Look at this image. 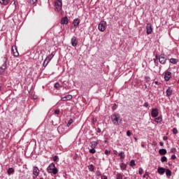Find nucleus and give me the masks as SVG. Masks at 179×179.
<instances>
[{
	"instance_id": "nucleus-20",
	"label": "nucleus",
	"mask_w": 179,
	"mask_h": 179,
	"mask_svg": "<svg viewBox=\"0 0 179 179\" xmlns=\"http://www.w3.org/2000/svg\"><path fill=\"white\" fill-rule=\"evenodd\" d=\"M10 2V0H0V3L1 5H8Z\"/></svg>"
},
{
	"instance_id": "nucleus-34",
	"label": "nucleus",
	"mask_w": 179,
	"mask_h": 179,
	"mask_svg": "<svg viewBox=\"0 0 179 179\" xmlns=\"http://www.w3.org/2000/svg\"><path fill=\"white\" fill-rule=\"evenodd\" d=\"M120 167H121V169H122V170H124L126 166H125L124 164H122L120 165Z\"/></svg>"
},
{
	"instance_id": "nucleus-23",
	"label": "nucleus",
	"mask_w": 179,
	"mask_h": 179,
	"mask_svg": "<svg viewBox=\"0 0 179 179\" xmlns=\"http://www.w3.org/2000/svg\"><path fill=\"white\" fill-rule=\"evenodd\" d=\"M165 173L167 177H171V171L169 169H165Z\"/></svg>"
},
{
	"instance_id": "nucleus-14",
	"label": "nucleus",
	"mask_w": 179,
	"mask_h": 179,
	"mask_svg": "<svg viewBox=\"0 0 179 179\" xmlns=\"http://www.w3.org/2000/svg\"><path fill=\"white\" fill-rule=\"evenodd\" d=\"M50 61H51V58L47 57L43 62V66H47L48 64L50 63Z\"/></svg>"
},
{
	"instance_id": "nucleus-9",
	"label": "nucleus",
	"mask_w": 179,
	"mask_h": 179,
	"mask_svg": "<svg viewBox=\"0 0 179 179\" xmlns=\"http://www.w3.org/2000/svg\"><path fill=\"white\" fill-rule=\"evenodd\" d=\"M164 79L165 80H166V82H169V80L171 79V72L170 71L165 72Z\"/></svg>"
},
{
	"instance_id": "nucleus-39",
	"label": "nucleus",
	"mask_w": 179,
	"mask_h": 179,
	"mask_svg": "<svg viewBox=\"0 0 179 179\" xmlns=\"http://www.w3.org/2000/svg\"><path fill=\"white\" fill-rule=\"evenodd\" d=\"M127 136H131V131H127Z\"/></svg>"
},
{
	"instance_id": "nucleus-45",
	"label": "nucleus",
	"mask_w": 179,
	"mask_h": 179,
	"mask_svg": "<svg viewBox=\"0 0 179 179\" xmlns=\"http://www.w3.org/2000/svg\"><path fill=\"white\" fill-rule=\"evenodd\" d=\"M171 159H173V160H174L176 159V155H172Z\"/></svg>"
},
{
	"instance_id": "nucleus-21",
	"label": "nucleus",
	"mask_w": 179,
	"mask_h": 179,
	"mask_svg": "<svg viewBox=\"0 0 179 179\" xmlns=\"http://www.w3.org/2000/svg\"><path fill=\"white\" fill-rule=\"evenodd\" d=\"M7 173L8 176H10V174H13V173H15V170L13 169V168H9L7 171Z\"/></svg>"
},
{
	"instance_id": "nucleus-47",
	"label": "nucleus",
	"mask_w": 179,
	"mask_h": 179,
	"mask_svg": "<svg viewBox=\"0 0 179 179\" xmlns=\"http://www.w3.org/2000/svg\"><path fill=\"white\" fill-rule=\"evenodd\" d=\"M149 105L148 104V103H145V104H144V107H148Z\"/></svg>"
},
{
	"instance_id": "nucleus-58",
	"label": "nucleus",
	"mask_w": 179,
	"mask_h": 179,
	"mask_svg": "<svg viewBox=\"0 0 179 179\" xmlns=\"http://www.w3.org/2000/svg\"><path fill=\"white\" fill-rule=\"evenodd\" d=\"M98 131H100V129H98Z\"/></svg>"
},
{
	"instance_id": "nucleus-57",
	"label": "nucleus",
	"mask_w": 179,
	"mask_h": 179,
	"mask_svg": "<svg viewBox=\"0 0 179 179\" xmlns=\"http://www.w3.org/2000/svg\"><path fill=\"white\" fill-rule=\"evenodd\" d=\"M98 131H100V129H98Z\"/></svg>"
},
{
	"instance_id": "nucleus-19",
	"label": "nucleus",
	"mask_w": 179,
	"mask_h": 179,
	"mask_svg": "<svg viewBox=\"0 0 179 179\" xmlns=\"http://www.w3.org/2000/svg\"><path fill=\"white\" fill-rule=\"evenodd\" d=\"M97 145H99V143L97 141H92L91 143V148L93 149H96Z\"/></svg>"
},
{
	"instance_id": "nucleus-13",
	"label": "nucleus",
	"mask_w": 179,
	"mask_h": 179,
	"mask_svg": "<svg viewBox=\"0 0 179 179\" xmlns=\"http://www.w3.org/2000/svg\"><path fill=\"white\" fill-rule=\"evenodd\" d=\"M71 45H73V47H76V45H78V40L75 36H73L71 38Z\"/></svg>"
},
{
	"instance_id": "nucleus-22",
	"label": "nucleus",
	"mask_w": 179,
	"mask_h": 179,
	"mask_svg": "<svg viewBox=\"0 0 179 179\" xmlns=\"http://www.w3.org/2000/svg\"><path fill=\"white\" fill-rule=\"evenodd\" d=\"M119 156H120L121 160H124V159H125V154L124 152H120L119 153Z\"/></svg>"
},
{
	"instance_id": "nucleus-16",
	"label": "nucleus",
	"mask_w": 179,
	"mask_h": 179,
	"mask_svg": "<svg viewBox=\"0 0 179 179\" xmlns=\"http://www.w3.org/2000/svg\"><path fill=\"white\" fill-rule=\"evenodd\" d=\"M79 23H80V20H79L78 18L75 19L73 22V24L75 27L79 26Z\"/></svg>"
},
{
	"instance_id": "nucleus-11",
	"label": "nucleus",
	"mask_w": 179,
	"mask_h": 179,
	"mask_svg": "<svg viewBox=\"0 0 179 179\" xmlns=\"http://www.w3.org/2000/svg\"><path fill=\"white\" fill-rule=\"evenodd\" d=\"M68 100H72V95L71 94L66 95L65 96L61 99L62 101H68Z\"/></svg>"
},
{
	"instance_id": "nucleus-36",
	"label": "nucleus",
	"mask_w": 179,
	"mask_h": 179,
	"mask_svg": "<svg viewBox=\"0 0 179 179\" xmlns=\"http://www.w3.org/2000/svg\"><path fill=\"white\" fill-rule=\"evenodd\" d=\"M53 162H58V156H55L53 157Z\"/></svg>"
},
{
	"instance_id": "nucleus-29",
	"label": "nucleus",
	"mask_w": 179,
	"mask_h": 179,
	"mask_svg": "<svg viewBox=\"0 0 179 179\" xmlns=\"http://www.w3.org/2000/svg\"><path fill=\"white\" fill-rule=\"evenodd\" d=\"M90 153H92V155H94V153H96V150L94 148L90 149Z\"/></svg>"
},
{
	"instance_id": "nucleus-44",
	"label": "nucleus",
	"mask_w": 179,
	"mask_h": 179,
	"mask_svg": "<svg viewBox=\"0 0 179 179\" xmlns=\"http://www.w3.org/2000/svg\"><path fill=\"white\" fill-rule=\"evenodd\" d=\"M101 179H107V176H101Z\"/></svg>"
},
{
	"instance_id": "nucleus-5",
	"label": "nucleus",
	"mask_w": 179,
	"mask_h": 179,
	"mask_svg": "<svg viewBox=\"0 0 179 179\" xmlns=\"http://www.w3.org/2000/svg\"><path fill=\"white\" fill-rule=\"evenodd\" d=\"M158 59L160 64H162L163 65H164V64H166V62L167 61V59L166 58V55L164 54H162Z\"/></svg>"
},
{
	"instance_id": "nucleus-35",
	"label": "nucleus",
	"mask_w": 179,
	"mask_h": 179,
	"mask_svg": "<svg viewBox=\"0 0 179 179\" xmlns=\"http://www.w3.org/2000/svg\"><path fill=\"white\" fill-rule=\"evenodd\" d=\"M110 153H111L110 151H108V150H105V155H106L107 156H108V155H110Z\"/></svg>"
},
{
	"instance_id": "nucleus-40",
	"label": "nucleus",
	"mask_w": 179,
	"mask_h": 179,
	"mask_svg": "<svg viewBox=\"0 0 179 179\" xmlns=\"http://www.w3.org/2000/svg\"><path fill=\"white\" fill-rule=\"evenodd\" d=\"M5 71V69L0 68V73H2Z\"/></svg>"
},
{
	"instance_id": "nucleus-43",
	"label": "nucleus",
	"mask_w": 179,
	"mask_h": 179,
	"mask_svg": "<svg viewBox=\"0 0 179 179\" xmlns=\"http://www.w3.org/2000/svg\"><path fill=\"white\" fill-rule=\"evenodd\" d=\"M55 113L57 115L59 114V110H55Z\"/></svg>"
},
{
	"instance_id": "nucleus-1",
	"label": "nucleus",
	"mask_w": 179,
	"mask_h": 179,
	"mask_svg": "<svg viewBox=\"0 0 179 179\" xmlns=\"http://www.w3.org/2000/svg\"><path fill=\"white\" fill-rule=\"evenodd\" d=\"M110 120L114 125H120L122 122V118L120 114H114L111 115Z\"/></svg>"
},
{
	"instance_id": "nucleus-25",
	"label": "nucleus",
	"mask_w": 179,
	"mask_h": 179,
	"mask_svg": "<svg viewBox=\"0 0 179 179\" xmlns=\"http://www.w3.org/2000/svg\"><path fill=\"white\" fill-rule=\"evenodd\" d=\"M28 2L31 5H34V3H36V2H37V0H28Z\"/></svg>"
},
{
	"instance_id": "nucleus-56",
	"label": "nucleus",
	"mask_w": 179,
	"mask_h": 179,
	"mask_svg": "<svg viewBox=\"0 0 179 179\" xmlns=\"http://www.w3.org/2000/svg\"><path fill=\"white\" fill-rule=\"evenodd\" d=\"M98 131H100V129H98Z\"/></svg>"
},
{
	"instance_id": "nucleus-10",
	"label": "nucleus",
	"mask_w": 179,
	"mask_h": 179,
	"mask_svg": "<svg viewBox=\"0 0 179 179\" xmlns=\"http://www.w3.org/2000/svg\"><path fill=\"white\" fill-rule=\"evenodd\" d=\"M12 51L14 57H19V52H17V48L16 46H13Z\"/></svg>"
},
{
	"instance_id": "nucleus-55",
	"label": "nucleus",
	"mask_w": 179,
	"mask_h": 179,
	"mask_svg": "<svg viewBox=\"0 0 179 179\" xmlns=\"http://www.w3.org/2000/svg\"><path fill=\"white\" fill-rule=\"evenodd\" d=\"M39 179H44V178H40Z\"/></svg>"
},
{
	"instance_id": "nucleus-49",
	"label": "nucleus",
	"mask_w": 179,
	"mask_h": 179,
	"mask_svg": "<svg viewBox=\"0 0 179 179\" xmlns=\"http://www.w3.org/2000/svg\"><path fill=\"white\" fill-rule=\"evenodd\" d=\"M33 99H34V100H36V99H37V97L33 96Z\"/></svg>"
},
{
	"instance_id": "nucleus-37",
	"label": "nucleus",
	"mask_w": 179,
	"mask_h": 179,
	"mask_svg": "<svg viewBox=\"0 0 179 179\" xmlns=\"http://www.w3.org/2000/svg\"><path fill=\"white\" fill-rule=\"evenodd\" d=\"M48 58H50V60L52 59V58H54V54H51L50 55L48 56Z\"/></svg>"
},
{
	"instance_id": "nucleus-8",
	"label": "nucleus",
	"mask_w": 179,
	"mask_h": 179,
	"mask_svg": "<svg viewBox=\"0 0 179 179\" xmlns=\"http://www.w3.org/2000/svg\"><path fill=\"white\" fill-rule=\"evenodd\" d=\"M33 174L36 177H38V176L40 175V169H38L37 166H34Z\"/></svg>"
},
{
	"instance_id": "nucleus-30",
	"label": "nucleus",
	"mask_w": 179,
	"mask_h": 179,
	"mask_svg": "<svg viewBox=\"0 0 179 179\" xmlns=\"http://www.w3.org/2000/svg\"><path fill=\"white\" fill-rule=\"evenodd\" d=\"M130 166H131V167H134V166H135V160H131V161L130 162Z\"/></svg>"
},
{
	"instance_id": "nucleus-7",
	"label": "nucleus",
	"mask_w": 179,
	"mask_h": 179,
	"mask_svg": "<svg viewBox=\"0 0 179 179\" xmlns=\"http://www.w3.org/2000/svg\"><path fill=\"white\" fill-rule=\"evenodd\" d=\"M151 115L153 118H156L159 115V110L157 108H154L151 110Z\"/></svg>"
},
{
	"instance_id": "nucleus-24",
	"label": "nucleus",
	"mask_w": 179,
	"mask_h": 179,
	"mask_svg": "<svg viewBox=\"0 0 179 179\" xmlns=\"http://www.w3.org/2000/svg\"><path fill=\"white\" fill-rule=\"evenodd\" d=\"M171 64H177L178 62V60L177 59L171 58L170 59Z\"/></svg>"
},
{
	"instance_id": "nucleus-27",
	"label": "nucleus",
	"mask_w": 179,
	"mask_h": 179,
	"mask_svg": "<svg viewBox=\"0 0 179 179\" xmlns=\"http://www.w3.org/2000/svg\"><path fill=\"white\" fill-rule=\"evenodd\" d=\"M55 89H59V87H61V85H59V83H56L55 84Z\"/></svg>"
},
{
	"instance_id": "nucleus-18",
	"label": "nucleus",
	"mask_w": 179,
	"mask_h": 179,
	"mask_svg": "<svg viewBox=\"0 0 179 179\" xmlns=\"http://www.w3.org/2000/svg\"><path fill=\"white\" fill-rule=\"evenodd\" d=\"M159 155L163 156L167 153V150H166V149H164V148H162L159 150Z\"/></svg>"
},
{
	"instance_id": "nucleus-3",
	"label": "nucleus",
	"mask_w": 179,
	"mask_h": 179,
	"mask_svg": "<svg viewBox=\"0 0 179 179\" xmlns=\"http://www.w3.org/2000/svg\"><path fill=\"white\" fill-rule=\"evenodd\" d=\"M62 10V0H55V10L59 12Z\"/></svg>"
},
{
	"instance_id": "nucleus-31",
	"label": "nucleus",
	"mask_w": 179,
	"mask_h": 179,
	"mask_svg": "<svg viewBox=\"0 0 179 179\" xmlns=\"http://www.w3.org/2000/svg\"><path fill=\"white\" fill-rule=\"evenodd\" d=\"M117 179H122V175L121 173H118L116 176Z\"/></svg>"
},
{
	"instance_id": "nucleus-12",
	"label": "nucleus",
	"mask_w": 179,
	"mask_h": 179,
	"mask_svg": "<svg viewBox=\"0 0 179 179\" xmlns=\"http://www.w3.org/2000/svg\"><path fill=\"white\" fill-rule=\"evenodd\" d=\"M157 173L159 174H160L161 176H163V174H164V173H166V169L159 166L157 169Z\"/></svg>"
},
{
	"instance_id": "nucleus-54",
	"label": "nucleus",
	"mask_w": 179,
	"mask_h": 179,
	"mask_svg": "<svg viewBox=\"0 0 179 179\" xmlns=\"http://www.w3.org/2000/svg\"><path fill=\"white\" fill-rule=\"evenodd\" d=\"M114 155H117V151L115 152H114Z\"/></svg>"
},
{
	"instance_id": "nucleus-33",
	"label": "nucleus",
	"mask_w": 179,
	"mask_h": 179,
	"mask_svg": "<svg viewBox=\"0 0 179 179\" xmlns=\"http://www.w3.org/2000/svg\"><path fill=\"white\" fill-rule=\"evenodd\" d=\"M172 131L173 132V134H176L178 133V131L177 130V129L174 128L173 129Z\"/></svg>"
},
{
	"instance_id": "nucleus-53",
	"label": "nucleus",
	"mask_w": 179,
	"mask_h": 179,
	"mask_svg": "<svg viewBox=\"0 0 179 179\" xmlns=\"http://www.w3.org/2000/svg\"><path fill=\"white\" fill-rule=\"evenodd\" d=\"M157 83H159L157 81H155V85H157Z\"/></svg>"
},
{
	"instance_id": "nucleus-52",
	"label": "nucleus",
	"mask_w": 179,
	"mask_h": 179,
	"mask_svg": "<svg viewBox=\"0 0 179 179\" xmlns=\"http://www.w3.org/2000/svg\"><path fill=\"white\" fill-rule=\"evenodd\" d=\"M135 141H138V138L136 137H134Z\"/></svg>"
},
{
	"instance_id": "nucleus-15",
	"label": "nucleus",
	"mask_w": 179,
	"mask_h": 179,
	"mask_svg": "<svg viewBox=\"0 0 179 179\" xmlns=\"http://www.w3.org/2000/svg\"><path fill=\"white\" fill-rule=\"evenodd\" d=\"M61 24H68V17L62 18Z\"/></svg>"
},
{
	"instance_id": "nucleus-51",
	"label": "nucleus",
	"mask_w": 179,
	"mask_h": 179,
	"mask_svg": "<svg viewBox=\"0 0 179 179\" xmlns=\"http://www.w3.org/2000/svg\"><path fill=\"white\" fill-rule=\"evenodd\" d=\"M113 110H115V106H113Z\"/></svg>"
},
{
	"instance_id": "nucleus-26",
	"label": "nucleus",
	"mask_w": 179,
	"mask_h": 179,
	"mask_svg": "<svg viewBox=\"0 0 179 179\" xmlns=\"http://www.w3.org/2000/svg\"><path fill=\"white\" fill-rule=\"evenodd\" d=\"M155 121V122H162V117H156Z\"/></svg>"
},
{
	"instance_id": "nucleus-59",
	"label": "nucleus",
	"mask_w": 179,
	"mask_h": 179,
	"mask_svg": "<svg viewBox=\"0 0 179 179\" xmlns=\"http://www.w3.org/2000/svg\"><path fill=\"white\" fill-rule=\"evenodd\" d=\"M156 58H157V56H156Z\"/></svg>"
},
{
	"instance_id": "nucleus-60",
	"label": "nucleus",
	"mask_w": 179,
	"mask_h": 179,
	"mask_svg": "<svg viewBox=\"0 0 179 179\" xmlns=\"http://www.w3.org/2000/svg\"><path fill=\"white\" fill-rule=\"evenodd\" d=\"M0 90H1V86H0Z\"/></svg>"
},
{
	"instance_id": "nucleus-28",
	"label": "nucleus",
	"mask_w": 179,
	"mask_h": 179,
	"mask_svg": "<svg viewBox=\"0 0 179 179\" xmlns=\"http://www.w3.org/2000/svg\"><path fill=\"white\" fill-rule=\"evenodd\" d=\"M161 162H162V163H164V162H167V157H162L161 158Z\"/></svg>"
},
{
	"instance_id": "nucleus-50",
	"label": "nucleus",
	"mask_w": 179,
	"mask_h": 179,
	"mask_svg": "<svg viewBox=\"0 0 179 179\" xmlns=\"http://www.w3.org/2000/svg\"><path fill=\"white\" fill-rule=\"evenodd\" d=\"M167 139V137H164V140L166 141Z\"/></svg>"
},
{
	"instance_id": "nucleus-38",
	"label": "nucleus",
	"mask_w": 179,
	"mask_h": 179,
	"mask_svg": "<svg viewBox=\"0 0 179 179\" xmlns=\"http://www.w3.org/2000/svg\"><path fill=\"white\" fill-rule=\"evenodd\" d=\"M138 173H139V174H143V169H142V168H140L139 171H138Z\"/></svg>"
},
{
	"instance_id": "nucleus-2",
	"label": "nucleus",
	"mask_w": 179,
	"mask_h": 179,
	"mask_svg": "<svg viewBox=\"0 0 179 179\" xmlns=\"http://www.w3.org/2000/svg\"><path fill=\"white\" fill-rule=\"evenodd\" d=\"M47 171L48 173L52 174H57L58 173V169L55 168V164L54 163L50 164L48 168Z\"/></svg>"
},
{
	"instance_id": "nucleus-41",
	"label": "nucleus",
	"mask_w": 179,
	"mask_h": 179,
	"mask_svg": "<svg viewBox=\"0 0 179 179\" xmlns=\"http://www.w3.org/2000/svg\"><path fill=\"white\" fill-rule=\"evenodd\" d=\"M174 152H176V148H171V153H174Z\"/></svg>"
},
{
	"instance_id": "nucleus-42",
	"label": "nucleus",
	"mask_w": 179,
	"mask_h": 179,
	"mask_svg": "<svg viewBox=\"0 0 179 179\" xmlns=\"http://www.w3.org/2000/svg\"><path fill=\"white\" fill-rule=\"evenodd\" d=\"M90 171H93V170H94L93 165L90 166Z\"/></svg>"
},
{
	"instance_id": "nucleus-32",
	"label": "nucleus",
	"mask_w": 179,
	"mask_h": 179,
	"mask_svg": "<svg viewBox=\"0 0 179 179\" xmlns=\"http://www.w3.org/2000/svg\"><path fill=\"white\" fill-rule=\"evenodd\" d=\"M72 122H73V120H69L67 123V127H71V124H72Z\"/></svg>"
},
{
	"instance_id": "nucleus-4",
	"label": "nucleus",
	"mask_w": 179,
	"mask_h": 179,
	"mask_svg": "<svg viewBox=\"0 0 179 179\" xmlns=\"http://www.w3.org/2000/svg\"><path fill=\"white\" fill-rule=\"evenodd\" d=\"M106 27H107V22L106 21H101L98 26V29L100 31H104L106 30Z\"/></svg>"
},
{
	"instance_id": "nucleus-46",
	"label": "nucleus",
	"mask_w": 179,
	"mask_h": 179,
	"mask_svg": "<svg viewBox=\"0 0 179 179\" xmlns=\"http://www.w3.org/2000/svg\"><path fill=\"white\" fill-rule=\"evenodd\" d=\"M159 144H160V146H163L164 145L163 142H160Z\"/></svg>"
},
{
	"instance_id": "nucleus-17",
	"label": "nucleus",
	"mask_w": 179,
	"mask_h": 179,
	"mask_svg": "<svg viewBox=\"0 0 179 179\" xmlns=\"http://www.w3.org/2000/svg\"><path fill=\"white\" fill-rule=\"evenodd\" d=\"M171 94H173V90H171L170 87H169L167 90H166V96L168 97H170V96H171Z\"/></svg>"
},
{
	"instance_id": "nucleus-48",
	"label": "nucleus",
	"mask_w": 179,
	"mask_h": 179,
	"mask_svg": "<svg viewBox=\"0 0 179 179\" xmlns=\"http://www.w3.org/2000/svg\"><path fill=\"white\" fill-rule=\"evenodd\" d=\"M92 121H93V122H96V120L94 119V118H93V119H92Z\"/></svg>"
},
{
	"instance_id": "nucleus-6",
	"label": "nucleus",
	"mask_w": 179,
	"mask_h": 179,
	"mask_svg": "<svg viewBox=\"0 0 179 179\" xmlns=\"http://www.w3.org/2000/svg\"><path fill=\"white\" fill-rule=\"evenodd\" d=\"M152 31H153V28L152 27V24L148 23L146 25V33L147 34H152Z\"/></svg>"
}]
</instances>
